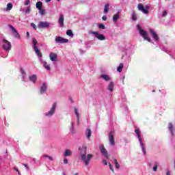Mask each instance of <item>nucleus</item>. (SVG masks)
Wrapping results in <instances>:
<instances>
[{"instance_id":"2","label":"nucleus","mask_w":175,"mask_h":175,"mask_svg":"<svg viewBox=\"0 0 175 175\" xmlns=\"http://www.w3.org/2000/svg\"><path fill=\"white\" fill-rule=\"evenodd\" d=\"M135 132L137 136V139L139 140V142L142 148V151L144 155H146V148H144V143H143V139H142V134L140 133V130H139V129H136L135 130Z\"/></svg>"},{"instance_id":"52","label":"nucleus","mask_w":175,"mask_h":175,"mask_svg":"<svg viewBox=\"0 0 175 175\" xmlns=\"http://www.w3.org/2000/svg\"><path fill=\"white\" fill-rule=\"evenodd\" d=\"M26 35H27V38H29V32L27 31Z\"/></svg>"},{"instance_id":"26","label":"nucleus","mask_w":175,"mask_h":175,"mask_svg":"<svg viewBox=\"0 0 175 175\" xmlns=\"http://www.w3.org/2000/svg\"><path fill=\"white\" fill-rule=\"evenodd\" d=\"M118 18H120V14L116 13L113 16V21L114 23H117V21L118 20Z\"/></svg>"},{"instance_id":"44","label":"nucleus","mask_w":175,"mask_h":175,"mask_svg":"<svg viewBox=\"0 0 175 175\" xmlns=\"http://www.w3.org/2000/svg\"><path fill=\"white\" fill-rule=\"evenodd\" d=\"M30 12H31V8L29 7H27L25 10V13H29Z\"/></svg>"},{"instance_id":"37","label":"nucleus","mask_w":175,"mask_h":175,"mask_svg":"<svg viewBox=\"0 0 175 175\" xmlns=\"http://www.w3.org/2000/svg\"><path fill=\"white\" fill-rule=\"evenodd\" d=\"M21 73L23 76V79H24V77H25V71L23 69V68H21Z\"/></svg>"},{"instance_id":"46","label":"nucleus","mask_w":175,"mask_h":175,"mask_svg":"<svg viewBox=\"0 0 175 175\" xmlns=\"http://www.w3.org/2000/svg\"><path fill=\"white\" fill-rule=\"evenodd\" d=\"M31 27H32L33 29H36V25H35V23H31Z\"/></svg>"},{"instance_id":"55","label":"nucleus","mask_w":175,"mask_h":175,"mask_svg":"<svg viewBox=\"0 0 175 175\" xmlns=\"http://www.w3.org/2000/svg\"><path fill=\"white\" fill-rule=\"evenodd\" d=\"M152 92H155V90H152Z\"/></svg>"},{"instance_id":"56","label":"nucleus","mask_w":175,"mask_h":175,"mask_svg":"<svg viewBox=\"0 0 175 175\" xmlns=\"http://www.w3.org/2000/svg\"><path fill=\"white\" fill-rule=\"evenodd\" d=\"M58 2H59V0H57Z\"/></svg>"},{"instance_id":"5","label":"nucleus","mask_w":175,"mask_h":175,"mask_svg":"<svg viewBox=\"0 0 175 175\" xmlns=\"http://www.w3.org/2000/svg\"><path fill=\"white\" fill-rule=\"evenodd\" d=\"M137 8L138 10L142 12L144 14H148V13H150V11L148 10L150 6L148 5L144 6L142 3H139Z\"/></svg>"},{"instance_id":"40","label":"nucleus","mask_w":175,"mask_h":175,"mask_svg":"<svg viewBox=\"0 0 175 175\" xmlns=\"http://www.w3.org/2000/svg\"><path fill=\"white\" fill-rule=\"evenodd\" d=\"M108 165H109L110 170H111V172H114V168L113 167V165H111V163H109Z\"/></svg>"},{"instance_id":"38","label":"nucleus","mask_w":175,"mask_h":175,"mask_svg":"<svg viewBox=\"0 0 175 175\" xmlns=\"http://www.w3.org/2000/svg\"><path fill=\"white\" fill-rule=\"evenodd\" d=\"M38 10H39V13L41 14V16H44V12H45L44 10L41 8V9H40Z\"/></svg>"},{"instance_id":"53","label":"nucleus","mask_w":175,"mask_h":175,"mask_svg":"<svg viewBox=\"0 0 175 175\" xmlns=\"http://www.w3.org/2000/svg\"><path fill=\"white\" fill-rule=\"evenodd\" d=\"M51 0H45V2L49 3L51 2Z\"/></svg>"},{"instance_id":"3","label":"nucleus","mask_w":175,"mask_h":175,"mask_svg":"<svg viewBox=\"0 0 175 175\" xmlns=\"http://www.w3.org/2000/svg\"><path fill=\"white\" fill-rule=\"evenodd\" d=\"M137 28L139 31V35H141V36H142V38L144 39V40H147L150 43H152V41H151V38H150V37H148V34L147 33V31L142 29V27H140V25H137Z\"/></svg>"},{"instance_id":"41","label":"nucleus","mask_w":175,"mask_h":175,"mask_svg":"<svg viewBox=\"0 0 175 175\" xmlns=\"http://www.w3.org/2000/svg\"><path fill=\"white\" fill-rule=\"evenodd\" d=\"M167 16V12L166 10H164L162 14L163 17H166Z\"/></svg>"},{"instance_id":"20","label":"nucleus","mask_w":175,"mask_h":175,"mask_svg":"<svg viewBox=\"0 0 175 175\" xmlns=\"http://www.w3.org/2000/svg\"><path fill=\"white\" fill-rule=\"evenodd\" d=\"M65 20V18L64 17V15L60 14L58 20V23L59 25V27H64V21Z\"/></svg>"},{"instance_id":"22","label":"nucleus","mask_w":175,"mask_h":175,"mask_svg":"<svg viewBox=\"0 0 175 175\" xmlns=\"http://www.w3.org/2000/svg\"><path fill=\"white\" fill-rule=\"evenodd\" d=\"M100 77V79H103V80H104L105 81H110V80H111L110 76L107 75H101Z\"/></svg>"},{"instance_id":"36","label":"nucleus","mask_w":175,"mask_h":175,"mask_svg":"<svg viewBox=\"0 0 175 175\" xmlns=\"http://www.w3.org/2000/svg\"><path fill=\"white\" fill-rule=\"evenodd\" d=\"M42 157H43V158H49L51 161H54V159H53V157H51L47 154H43Z\"/></svg>"},{"instance_id":"13","label":"nucleus","mask_w":175,"mask_h":175,"mask_svg":"<svg viewBox=\"0 0 175 175\" xmlns=\"http://www.w3.org/2000/svg\"><path fill=\"white\" fill-rule=\"evenodd\" d=\"M167 129H168L170 135H172V136H174V131H175L174 124H173V123H172V122L168 123Z\"/></svg>"},{"instance_id":"45","label":"nucleus","mask_w":175,"mask_h":175,"mask_svg":"<svg viewBox=\"0 0 175 175\" xmlns=\"http://www.w3.org/2000/svg\"><path fill=\"white\" fill-rule=\"evenodd\" d=\"M157 170H158V165H156L153 167V172H157Z\"/></svg>"},{"instance_id":"49","label":"nucleus","mask_w":175,"mask_h":175,"mask_svg":"<svg viewBox=\"0 0 175 175\" xmlns=\"http://www.w3.org/2000/svg\"><path fill=\"white\" fill-rule=\"evenodd\" d=\"M25 167H26L27 170H29V167L27 164H23Z\"/></svg>"},{"instance_id":"50","label":"nucleus","mask_w":175,"mask_h":175,"mask_svg":"<svg viewBox=\"0 0 175 175\" xmlns=\"http://www.w3.org/2000/svg\"><path fill=\"white\" fill-rule=\"evenodd\" d=\"M166 175H172L170 171L169 170H167L166 171Z\"/></svg>"},{"instance_id":"42","label":"nucleus","mask_w":175,"mask_h":175,"mask_svg":"<svg viewBox=\"0 0 175 175\" xmlns=\"http://www.w3.org/2000/svg\"><path fill=\"white\" fill-rule=\"evenodd\" d=\"M29 3H31V1L29 0H26L25 2V6H28V5H29Z\"/></svg>"},{"instance_id":"23","label":"nucleus","mask_w":175,"mask_h":175,"mask_svg":"<svg viewBox=\"0 0 175 175\" xmlns=\"http://www.w3.org/2000/svg\"><path fill=\"white\" fill-rule=\"evenodd\" d=\"M71 156H72V151H70V150L69 149H66L63 153V157H65V158H66V157H71Z\"/></svg>"},{"instance_id":"35","label":"nucleus","mask_w":175,"mask_h":175,"mask_svg":"<svg viewBox=\"0 0 175 175\" xmlns=\"http://www.w3.org/2000/svg\"><path fill=\"white\" fill-rule=\"evenodd\" d=\"M98 28L100 29H106V26H105V25L102 24V23H100L98 25Z\"/></svg>"},{"instance_id":"39","label":"nucleus","mask_w":175,"mask_h":175,"mask_svg":"<svg viewBox=\"0 0 175 175\" xmlns=\"http://www.w3.org/2000/svg\"><path fill=\"white\" fill-rule=\"evenodd\" d=\"M132 20L133 21H136L137 20V18L136 17V14H135V13L132 14Z\"/></svg>"},{"instance_id":"29","label":"nucleus","mask_w":175,"mask_h":175,"mask_svg":"<svg viewBox=\"0 0 175 175\" xmlns=\"http://www.w3.org/2000/svg\"><path fill=\"white\" fill-rule=\"evenodd\" d=\"M109 8H110V5L109 4H105V7H104V13L107 14L109 13Z\"/></svg>"},{"instance_id":"27","label":"nucleus","mask_w":175,"mask_h":175,"mask_svg":"<svg viewBox=\"0 0 175 175\" xmlns=\"http://www.w3.org/2000/svg\"><path fill=\"white\" fill-rule=\"evenodd\" d=\"M75 113L77 116V122L79 124V121L80 120V115L79 114V109H77V108H75Z\"/></svg>"},{"instance_id":"15","label":"nucleus","mask_w":175,"mask_h":175,"mask_svg":"<svg viewBox=\"0 0 175 175\" xmlns=\"http://www.w3.org/2000/svg\"><path fill=\"white\" fill-rule=\"evenodd\" d=\"M29 81L33 83V84H36V81H38V75L34 74L33 75L29 76Z\"/></svg>"},{"instance_id":"24","label":"nucleus","mask_w":175,"mask_h":175,"mask_svg":"<svg viewBox=\"0 0 175 175\" xmlns=\"http://www.w3.org/2000/svg\"><path fill=\"white\" fill-rule=\"evenodd\" d=\"M34 51L36 54V55H38V57H39V58H42V53H40V51H39V49L37 48H33Z\"/></svg>"},{"instance_id":"32","label":"nucleus","mask_w":175,"mask_h":175,"mask_svg":"<svg viewBox=\"0 0 175 175\" xmlns=\"http://www.w3.org/2000/svg\"><path fill=\"white\" fill-rule=\"evenodd\" d=\"M113 163L115 165V167L117 169H120V163H118V161H117V159H113Z\"/></svg>"},{"instance_id":"34","label":"nucleus","mask_w":175,"mask_h":175,"mask_svg":"<svg viewBox=\"0 0 175 175\" xmlns=\"http://www.w3.org/2000/svg\"><path fill=\"white\" fill-rule=\"evenodd\" d=\"M13 8V4L9 3L7 5V10H12V9Z\"/></svg>"},{"instance_id":"54","label":"nucleus","mask_w":175,"mask_h":175,"mask_svg":"<svg viewBox=\"0 0 175 175\" xmlns=\"http://www.w3.org/2000/svg\"><path fill=\"white\" fill-rule=\"evenodd\" d=\"M74 175H79V173H75Z\"/></svg>"},{"instance_id":"33","label":"nucleus","mask_w":175,"mask_h":175,"mask_svg":"<svg viewBox=\"0 0 175 175\" xmlns=\"http://www.w3.org/2000/svg\"><path fill=\"white\" fill-rule=\"evenodd\" d=\"M74 122H71V128H70V131H71V133L73 135L75 134V126H74Z\"/></svg>"},{"instance_id":"51","label":"nucleus","mask_w":175,"mask_h":175,"mask_svg":"<svg viewBox=\"0 0 175 175\" xmlns=\"http://www.w3.org/2000/svg\"><path fill=\"white\" fill-rule=\"evenodd\" d=\"M103 165H107V161L103 160Z\"/></svg>"},{"instance_id":"17","label":"nucleus","mask_w":175,"mask_h":175,"mask_svg":"<svg viewBox=\"0 0 175 175\" xmlns=\"http://www.w3.org/2000/svg\"><path fill=\"white\" fill-rule=\"evenodd\" d=\"M150 32L155 42H158V40H159V37L157 35V33L152 29H150Z\"/></svg>"},{"instance_id":"47","label":"nucleus","mask_w":175,"mask_h":175,"mask_svg":"<svg viewBox=\"0 0 175 175\" xmlns=\"http://www.w3.org/2000/svg\"><path fill=\"white\" fill-rule=\"evenodd\" d=\"M64 163L65 165H68V159L65 158V159H64Z\"/></svg>"},{"instance_id":"16","label":"nucleus","mask_w":175,"mask_h":175,"mask_svg":"<svg viewBox=\"0 0 175 175\" xmlns=\"http://www.w3.org/2000/svg\"><path fill=\"white\" fill-rule=\"evenodd\" d=\"M100 150L101 154L103 155V157H105V158H109V152H107V150H106V148H105V147L101 146L100 148Z\"/></svg>"},{"instance_id":"12","label":"nucleus","mask_w":175,"mask_h":175,"mask_svg":"<svg viewBox=\"0 0 175 175\" xmlns=\"http://www.w3.org/2000/svg\"><path fill=\"white\" fill-rule=\"evenodd\" d=\"M46 91H47V83L46 82H44L42 83V85L40 88V95H43L44 94H46Z\"/></svg>"},{"instance_id":"1","label":"nucleus","mask_w":175,"mask_h":175,"mask_svg":"<svg viewBox=\"0 0 175 175\" xmlns=\"http://www.w3.org/2000/svg\"><path fill=\"white\" fill-rule=\"evenodd\" d=\"M79 150H81V159L82 162H83L85 166H88L90 165L91 158H92L94 156L92 154H88L87 155V148H79Z\"/></svg>"},{"instance_id":"9","label":"nucleus","mask_w":175,"mask_h":175,"mask_svg":"<svg viewBox=\"0 0 175 175\" xmlns=\"http://www.w3.org/2000/svg\"><path fill=\"white\" fill-rule=\"evenodd\" d=\"M108 140L110 146H116V142L114 141V131H111L109 133Z\"/></svg>"},{"instance_id":"8","label":"nucleus","mask_w":175,"mask_h":175,"mask_svg":"<svg viewBox=\"0 0 175 175\" xmlns=\"http://www.w3.org/2000/svg\"><path fill=\"white\" fill-rule=\"evenodd\" d=\"M55 42L58 44H62L64 43H68V42H69V40L66 38H64L61 36H56L55 39Z\"/></svg>"},{"instance_id":"57","label":"nucleus","mask_w":175,"mask_h":175,"mask_svg":"<svg viewBox=\"0 0 175 175\" xmlns=\"http://www.w3.org/2000/svg\"><path fill=\"white\" fill-rule=\"evenodd\" d=\"M33 161H35V159H33Z\"/></svg>"},{"instance_id":"43","label":"nucleus","mask_w":175,"mask_h":175,"mask_svg":"<svg viewBox=\"0 0 175 175\" xmlns=\"http://www.w3.org/2000/svg\"><path fill=\"white\" fill-rule=\"evenodd\" d=\"M14 170H15V172H17L18 175H21V173L20 172V171L18 170V168L17 167H14Z\"/></svg>"},{"instance_id":"7","label":"nucleus","mask_w":175,"mask_h":175,"mask_svg":"<svg viewBox=\"0 0 175 175\" xmlns=\"http://www.w3.org/2000/svg\"><path fill=\"white\" fill-rule=\"evenodd\" d=\"M3 49L5 51H10L12 50V44L7 40H3Z\"/></svg>"},{"instance_id":"21","label":"nucleus","mask_w":175,"mask_h":175,"mask_svg":"<svg viewBox=\"0 0 175 175\" xmlns=\"http://www.w3.org/2000/svg\"><path fill=\"white\" fill-rule=\"evenodd\" d=\"M91 135H92V131H91V129L88 128L85 131V136L88 139V140H90L91 137Z\"/></svg>"},{"instance_id":"31","label":"nucleus","mask_w":175,"mask_h":175,"mask_svg":"<svg viewBox=\"0 0 175 175\" xmlns=\"http://www.w3.org/2000/svg\"><path fill=\"white\" fill-rule=\"evenodd\" d=\"M124 68V64L121 63L117 68V71L120 73L122 72V69Z\"/></svg>"},{"instance_id":"30","label":"nucleus","mask_w":175,"mask_h":175,"mask_svg":"<svg viewBox=\"0 0 175 175\" xmlns=\"http://www.w3.org/2000/svg\"><path fill=\"white\" fill-rule=\"evenodd\" d=\"M66 33L68 35V36H70V38H73L74 36L73 31H72L71 29L67 30Z\"/></svg>"},{"instance_id":"14","label":"nucleus","mask_w":175,"mask_h":175,"mask_svg":"<svg viewBox=\"0 0 175 175\" xmlns=\"http://www.w3.org/2000/svg\"><path fill=\"white\" fill-rule=\"evenodd\" d=\"M49 58L53 62H56L58 59V55H57V53L52 52L49 54Z\"/></svg>"},{"instance_id":"6","label":"nucleus","mask_w":175,"mask_h":175,"mask_svg":"<svg viewBox=\"0 0 175 175\" xmlns=\"http://www.w3.org/2000/svg\"><path fill=\"white\" fill-rule=\"evenodd\" d=\"M89 33L90 35H94L95 38H96L98 40H106V37L103 36V34L99 33L98 31H90Z\"/></svg>"},{"instance_id":"10","label":"nucleus","mask_w":175,"mask_h":175,"mask_svg":"<svg viewBox=\"0 0 175 175\" xmlns=\"http://www.w3.org/2000/svg\"><path fill=\"white\" fill-rule=\"evenodd\" d=\"M9 28L10 29L11 32L13 33L14 38H16V39H20V33H18V31H17L16 28H14V27H13L12 25H9Z\"/></svg>"},{"instance_id":"28","label":"nucleus","mask_w":175,"mask_h":175,"mask_svg":"<svg viewBox=\"0 0 175 175\" xmlns=\"http://www.w3.org/2000/svg\"><path fill=\"white\" fill-rule=\"evenodd\" d=\"M32 44H33V49H36L38 47V40H36V38H33L32 40Z\"/></svg>"},{"instance_id":"25","label":"nucleus","mask_w":175,"mask_h":175,"mask_svg":"<svg viewBox=\"0 0 175 175\" xmlns=\"http://www.w3.org/2000/svg\"><path fill=\"white\" fill-rule=\"evenodd\" d=\"M36 8L39 10L43 8V3L38 1L36 4Z\"/></svg>"},{"instance_id":"18","label":"nucleus","mask_w":175,"mask_h":175,"mask_svg":"<svg viewBox=\"0 0 175 175\" xmlns=\"http://www.w3.org/2000/svg\"><path fill=\"white\" fill-rule=\"evenodd\" d=\"M107 90L109 91V92H113V91H114V82L110 81L108 83Z\"/></svg>"},{"instance_id":"48","label":"nucleus","mask_w":175,"mask_h":175,"mask_svg":"<svg viewBox=\"0 0 175 175\" xmlns=\"http://www.w3.org/2000/svg\"><path fill=\"white\" fill-rule=\"evenodd\" d=\"M102 20H103V21H106V20H107V16H106V15H104V16L102 17Z\"/></svg>"},{"instance_id":"4","label":"nucleus","mask_w":175,"mask_h":175,"mask_svg":"<svg viewBox=\"0 0 175 175\" xmlns=\"http://www.w3.org/2000/svg\"><path fill=\"white\" fill-rule=\"evenodd\" d=\"M55 110H57V103H54L52 105L50 110L48 112L44 113V116H45V117H53V116H54L55 113Z\"/></svg>"},{"instance_id":"11","label":"nucleus","mask_w":175,"mask_h":175,"mask_svg":"<svg viewBox=\"0 0 175 175\" xmlns=\"http://www.w3.org/2000/svg\"><path fill=\"white\" fill-rule=\"evenodd\" d=\"M51 24V23H50L49 22L40 21V22H39V23L38 25V27L40 29H47V28H49Z\"/></svg>"},{"instance_id":"19","label":"nucleus","mask_w":175,"mask_h":175,"mask_svg":"<svg viewBox=\"0 0 175 175\" xmlns=\"http://www.w3.org/2000/svg\"><path fill=\"white\" fill-rule=\"evenodd\" d=\"M40 61L41 62V64H42V65H43L44 68H45V69H46V70H51V68H50V66H49V64H47V62L42 61V59H40Z\"/></svg>"}]
</instances>
